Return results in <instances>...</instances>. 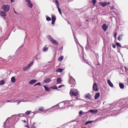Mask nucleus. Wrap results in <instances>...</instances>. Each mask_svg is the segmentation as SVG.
<instances>
[{
    "mask_svg": "<svg viewBox=\"0 0 128 128\" xmlns=\"http://www.w3.org/2000/svg\"><path fill=\"white\" fill-rule=\"evenodd\" d=\"M94 121L93 120H91V121H88L86 122L85 124V125H87L88 124L92 122H93Z\"/></svg>",
    "mask_w": 128,
    "mask_h": 128,
    "instance_id": "obj_21",
    "label": "nucleus"
},
{
    "mask_svg": "<svg viewBox=\"0 0 128 128\" xmlns=\"http://www.w3.org/2000/svg\"><path fill=\"white\" fill-rule=\"evenodd\" d=\"M118 105L120 107L124 108L125 106L128 104V98L126 99H122L119 100Z\"/></svg>",
    "mask_w": 128,
    "mask_h": 128,
    "instance_id": "obj_1",
    "label": "nucleus"
},
{
    "mask_svg": "<svg viewBox=\"0 0 128 128\" xmlns=\"http://www.w3.org/2000/svg\"><path fill=\"white\" fill-rule=\"evenodd\" d=\"M70 94L71 96H76L78 95V93L77 92H70Z\"/></svg>",
    "mask_w": 128,
    "mask_h": 128,
    "instance_id": "obj_8",
    "label": "nucleus"
},
{
    "mask_svg": "<svg viewBox=\"0 0 128 128\" xmlns=\"http://www.w3.org/2000/svg\"><path fill=\"white\" fill-rule=\"evenodd\" d=\"M116 44L117 46L120 47H121V44L119 42H116Z\"/></svg>",
    "mask_w": 128,
    "mask_h": 128,
    "instance_id": "obj_33",
    "label": "nucleus"
},
{
    "mask_svg": "<svg viewBox=\"0 0 128 128\" xmlns=\"http://www.w3.org/2000/svg\"><path fill=\"white\" fill-rule=\"evenodd\" d=\"M108 26L106 25L105 24H103L102 26V28L103 30L105 31L107 30Z\"/></svg>",
    "mask_w": 128,
    "mask_h": 128,
    "instance_id": "obj_7",
    "label": "nucleus"
},
{
    "mask_svg": "<svg viewBox=\"0 0 128 128\" xmlns=\"http://www.w3.org/2000/svg\"><path fill=\"white\" fill-rule=\"evenodd\" d=\"M51 20V18L50 17H47L46 18V20L48 21H50Z\"/></svg>",
    "mask_w": 128,
    "mask_h": 128,
    "instance_id": "obj_35",
    "label": "nucleus"
},
{
    "mask_svg": "<svg viewBox=\"0 0 128 128\" xmlns=\"http://www.w3.org/2000/svg\"><path fill=\"white\" fill-rule=\"evenodd\" d=\"M25 1L27 2H28L30 0H25Z\"/></svg>",
    "mask_w": 128,
    "mask_h": 128,
    "instance_id": "obj_50",
    "label": "nucleus"
},
{
    "mask_svg": "<svg viewBox=\"0 0 128 128\" xmlns=\"http://www.w3.org/2000/svg\"><path fill=\"white\" fill-rule=\"evenodd\" d=\"M63 70V69L60 68L58 69L56 71L58 72H62Z\"/></svg>",
    "mask_w": 128,
    "mask_h": 128,
    "instance_id": "obj_18",
    "label": "nucleus"
},
{
    "mask_svg": "<svg viewBox=\"0 0 128 128\" xmlns=\"http://www.w3.org/2000/svg\"><path fill=\"white\" fill-rule=\"evenodd\" d=\"M33 64V62H32L28 64V66L29 67V68H30V67Z\"/></svg>",
    "mask_w": 128,
    "mask_h": 128,
    "instance_id": "obj_32",
    "label": "nucleus"
},
{
    "mask_svg": "<svg viewBox=\"0 0 128 128\" xmlns=\"http://www.w3.org/2000/svg\"><path fill=\"white\" fill-rule=\"evenodd\" d=\"M38 59V58H36V60H37ZM38 59H40V58H38Z\"/></svg>",
    "mask_w": 128,
    "mask_h": 128,
    "instance_id": "obj_56",
    "label": "nucleus"
},
{
    "mask_svg": "<svg viewBox=\"0 0 128 128\" xmlns=\"http://www.w3.org/2000/svg\"><path fill=\"white\" fill-rule=\"evenodd\" d=\"M44 87L45 90L47 91H48L49 90V88H48L46 86H44Z\"/></svg>",
    "mask_w": 128,
    "mask_h": 128,
    "instance_id": "obj_29",
    "label": "nucleus"
},
{
    "mask_svg": "<svg viewBox=\"0 0 128 128\" xmlns=\"http://www.w3.org/2000/svg\"><path fill=\"white\" fill-rule=\"evenodd\" d=\"M24 122H26V121L25 120H24Z\"/></svg>",
    "mask_w": 128,
    "mask_h": 128,
    "instance_id": "obj_58",
    "label": "nucleus"
},
{
    "mask_svg": "<svg viewBox=\"0 0 128 128\" xmlns=\"http://www.w3.org/2000/svg\"><path fill=\"white\" fill-rule=\"evenodd\" d=\"M57 7L58 8V11H59L60 14L61 15H62V12H61V10L60 8V7H59V6H58V7Z\"/></svg>",
    "mask_w": 128,
    "mask_h": 128,
    "instance_id": "obj_28",
    "label": "nucleus"
},
{
    "mask_svg": "<svg viewBox=\"0 0 128 128\" xmlns=\"http://www.w3.org/2000/svg\"><path fill=\"white\" fill-rule=\"evenodd\" d=\"M40 82H38V83H37L35 84L34 85V86H36V85H40Z\"/></svg>",
    "mask_w": 128,
    "mask_h": 128,
    "instance_id": "obj_37",
    "label": "nucleus"
},
{
    "mask_svg": "<svg viewBox=\"0 0 128 128\" xmlns=\"http://www.w3.org/2000/svg\"><path fill=\"white\" fill-rule=\"evenodd\" d=\"M85 97L87 100H91L92 98V96L89 93H88L85 95Z\"/></svg>",
    "mask_w": 128,
    "mask_h": 128,
    "instance_id": "obj_5",
    "label": "nucleus"
},
{
    "mask_svg": "<svg viewBox=\"0 0 128 128\" xmlns=\"http://www.w3.org/2000/svg\"><path fill=\"white\" fill-rule=\"evenodd\" d=\"M27 5L29 7H30V8H32V4L31 2H30L29 4H27Z\"/></svg>",
    "mask_w": 128,
    "mask_h": 128,
    "instance_id": "obj_24",
    "label": "nucleus"
},
{
    "mask_svg": "<svg viewBox=\"0 0 128 128\" xmlns=\"http://www.w3.org/2000/svg\"><path fill=\"white\" fill-rule=\"evenodd\" d=\"M98 112V110H94L93 113L94 114H96Z\"/></svg>",
    "mask_w": 128,
    "mask_h": 128,
    "instance_id": "obj_40",
    "label": "nucleus"
},
{
    "mask_svg": "<svg viewBox=\"0 0 128 128\" xmlns=\"http://www.w3.org/2000/svg\"><path fill=\"white\" fill-rule=\"evenodd\" d=\"M0 15L4 17L6 15V13L4 11H1L0 12Z\"/></svg>",
    "mask_w": 128,
    "mask_h": 128,
    "instance_id": "obj_10",
    "label": "nucleus"
},
{
    "mask_svg": "<svg viewBox=\"0 0 128 128\" xmlns=\"http://www.w3.org/2000/svg\"><path fill=\"white\" fill-rule=\"evenodd\" d=\"M127 82L128 84V78H127L126 79Z\"/></svg>",
    "mask_w": 128,
    "mask_h": 128,
    "instance_id": "obj_52",
    "label": "nucleus"
},
{
    "mask_svg": "<svg viewBox=\"0 0 128 128\" xmlns=\"http://www.w3.org/2000/svg\"><path fill=\"white\" fill-rule=\"evenodd\" d=\"M116 35H117V34L116 32H115L114 33V37L116 38Z\"/></svg>",
    "mask_w": 128,
    "mask_h": 128,
    "instance_id": "obj_42",
    "label": "nucleus"
},
{
    "mask_svg": "<svg viewBox=\"0 0 128 128\" xmlns=\"http://www.w3.org/2000/svg\"><path fill=\"white\" fill-rule=\"evenodd\" d=\"M112 47L114 48H116V46H115V44H112Z\"/></svg>",
    "mask_w": 128,
    "mask_h": 128,
    "instance_id": "obj_43",
    "label": "nucleus"
},
{
    "mask_svg": "<svg viewBox=\"0 0 128 128\" xmlns=\"http://www.w3.org/2000/svg\"><path fill=\"white\" fill-rule=\"evenodd\" d=\"M63 49V47L62 46L60 48H59V50H62Z\"/></svg>",
    "mask_w": 128,
    "mask_h": 128,
    "instance_id": "obj_47",
    "label": "nucleus"
},
{
    "mask_svg": "<svg viewBox=\"0 0 128 128\" xmlns=\"http://www.w3.org/2000/svg\"><path fill=\"white\" fill-rule=\"evenodd\" d=\"M64 86V85H60L58 86V87L59 88H60Z\"/></svg>",
    "mask_w": 128,
    "mask_h": 128,
    "instance_id": "obj_48",
    "label": "nucleus"
},
{
    "mask_svg": "<svg viewBox=\"0 0 128 128\" xmlns=\"http://www.w3.org/2000/svg\"><path fill=\"white\" fill-rule=\"evenodd\" d=\"M100 96V93L98 92L96 94L94 98L95 100L98 99Z\"/></svg>",
    "mask_w": 128,
    "mask_h": 128,
    "instance_id": "obj_12",
    "label": "nucleus"
},
{
    "mask_svg": "<svg viewBox=\"0 0 128 128\" xmlns=\"http://www.w3.org/2000/svg\"><path fill=\"white\" fill-rule=\"evenodd\" d=\"M13 10H14V8L13 9Z\"/></svg>",
    "mask_w": 128,
    "mask_h": 128,
    "instance_id": "obj_59",
    "label": "nucleus"
},
{
    "mask_svg": "<svg viewBox=\"0 0 128 128\" xmlns=\"http://www.w3.org/2000/svg\"><path fill=\"white\" fill-rule=\"evenodd\" d=\"M37 81L35 80H33L30 81L29 83L30 84H34Z\"/></svg>",
    "mask_w": 128,
    "mask_h": 128,
    "instance_id": "obj_16",
    "label": "nucleus"
},
{
    "mask_svg": "<svg viewBox=\"0 0 128 128\" xmlns=\"http://www.w3.org/2000/svg\"><path fill=\"white\" fill-rule=\"evenodd\" d=\"M9 102H11V101H9Z\"/></svg>",
    "mask_w": 128,
    "mask_h": 128,
    "instance_id": "obj_60",
    "label": "nucleus"
},
{
    "mask_svg": "<svg viewBox=\"0 0 128 128\" xmlns=\"http://www.w3.org/2000/svg\"><path fill=\"white\" fill-rule=\"evenodd\" d=\"M30 113V112L29 111H27L25 112L26 114H28Z\"/></svg>",
    "mask_w": 128,
    "mask_h": 128,
    "instance_id": "obj_38",
    "label": "nucleus"
},
{
    "mask_svg": "<svg viewBox=\"0 0 128 128\" xmlns=\"http://www.w3.org/2000/svg\"><path fill=\"white\" fill-rule=\"evenodd\" d=\"M92 1L94 5H95L96 2V0H92Z\"/></svg>",
    "mask_w": 128,
    "mask_h": 128,
    "instance_id": "obj_34",
    "label": "nucleus"
},
{
    "mask_svg": "<svg viewBox=\"0 0 128 128\" xmlns=\"http://www.w3.org/2000/svg\"><path fill=\"white\" fill-rule=\"evenodd\" d=\"M64 59V56H61L59 58L58 60L60 61H62Z\"/></svg>",
    "mask_w": 128,
    "mask_h": 128,
    "instance_id": "obj_23",
    "label": "nucleus"
},
{
    "mask_svg": "<svg viewBox=\"0 0 128 128\" xmlns=\"http://www.w3.org/2000/svg\"><path fill=\"white\" fill-rule=\"evenodd\" d=\"M56 3L57 4L56 6H57V7H58V6H59L60 4L59 2L57 0H56Z\"/></svg>",
    "mask_w": 128,
    "mask_h": 128,
    "instance_id": "obj_26",
    "label": "nucleus"
},
{
    "mask_svg": "<svg viewBox=\"0 0 128 128\" xmlns=\"http://www.w3.org/2000/svg\"><path fill=\"white\" fill-rule=\"evenodd\" d=\"M89 112H91L92 113H93L94 112L93 110H89Z\"/></svg>",
    "mask_w": 128,
    "mask_h": 128,
    "instance_id": "obj_41",
    "label": "nucleus"
},
{
    "mask_svg": "<svg viewBox=\"0 0 128 128\" xmlns=\"http://www.w3.org/2000/svg\"><path fill=\"white\" fill-rule=\"evenodd\" d=\"M108 83L109 85L111 87H112L114 86V85L111 82L110 80H108Z\"/></svg>",
    "mask_w": 128,
    "mask_h": 128,
    "instance_id": "obj_13",
    "label": "nucleus"
},
{
    "mask_svg": "<svg viewBox=\"0 0 128 128\" xmlns=\"http://www.w3.org/2000/svg\"><path fill=\"white\" fill-rule=\"evenodd\" d=\"M48 48L46 46H45L44 47L42 50V51L44 52H46L48 50Z\"/></svg>",
    "mask_w": 128,
    "mask_h": 128,
    "instance_id": "obj_19",
    "label": "nucleus"
},
{
    "mask_svg": "<svg viewBox=\"0 0 128 128\" xmlns=\"http://www.w3.org/2000/svg\"><path fill=\"white\" fill-rule=\"evenodd\" d=\"M30 0L28 2H27L28 3V4H29L30 2Z\"/></svg>",
    "mask_w": 128,
    "mask_h": 128,
    "instance_id": "obj_54",
    "label": "nucleus"
},
{
    "mask_svg": "<svg viewBox=\"0 0 128 128\" xmlns=\"http://www.w3.org/2000/svg\"><path fill=\"white\" fill-rule=\"evenodd\" d=\"M4 83V82L3 80H2L0 81V85H3Z\"/></svg>",
    "mask_w": 128,
    "mask_h": 128,
    "instance_id": "obj_30",
    "label": "nucleus"
},
{
    "mask_svg": "<svg viewBox=\"0 0 128 128\" xmlns=\"http://www.w3.org/2000/svg\"><path fill=\"white\" fill-rule=\"evenodd\" d=\"M106 2V5H108H108L110 4V2Z\"/></svg>",
    "mask_w": 128,
    "mask_h": 128,
    "instance_id": "obj_44",
    "label": "nucleus"
},
{
    "mask_svg": "<svg viewBox=\"0 0 128 128\" xmlns=\"http://www.w3.org/2000/svg\"><path fill=\"white\" fill-rule=\"evenodd\" d=\"M83 113L82 111V110L80 111L79 112V114L80 115H82Z\"/></svg>",
    "mask_w": 128,
    "mask_h": 128,
    "instance_id": "obj_39",
    "label": "nucleus"
},
{
    "mask_svg": "<svg viewBox=\"0 0 128 128\" xmlns=\"http://www.w3.org/2000/svg\"><path fill=\"white\" fill-rule=\"evenodd\" d=\"M124 68L125 69V71L126 72V66H124Z\"/></svg>",
    "mask_w": 128,
    "mask_h": 128,
    "instance_id": "obj_49",
    "label": "nucleus"
},
{
    "mask_svg": "<svg viewBox=\"0 0 128 128\" xmlns=\"http://www.w3.org/2000/svg\"><path fill=\"white\" fill-rule=\"evenodd\" d=\"M21 102L20 101H19L18 103V104L20 102Z\"/></svg>",
    "mask_w": 128,
    "mask_h": 128,
    "instance_id": "obj_57",
    "label": "nucleus"
},
{
    "mask_svg": "<svg viewBox=\"0 0 128 128\" xmlns=\"http://www.w3.org/2000/svg\"><path fill=\"white\" fill-rule=\"evenodd\" d=\"M119 86L120 88H123L124 87V84L122 83H120L119 84Z\"/></svg>",
    "mask_w": 128,
    "mask_h": 128,
    "instance_id": "obj_22",
    "label": "nucleus"
},
{
    "mask_svg": "<svg viewBox=\"0 0 128 128\" xmlns=\"http://www.w3.org/2000/svg\"><path fill=\"white\" fill-rule=\"evenodd\" d=\"M122 34H120V35H119V36L118 37V39L120 41L121 40H122Z\"/></svg>",
    "mask_w": 128,
    "mask_h": 128,
    "instance_id": "obj_25",
    "label": "nucleus"
},
{
    "mask_svg": "<svg viewBox=\"0 0 128 128\" xmlns=\"http://www.w3.org/2000/svg\"><path fill=\"white\" fill-rule=\"evenodd\" d=\"M86 22H88V20H86Z\"/></svg>",
    "mask_w": 128,
    "mask_h": 128,
    "instance_id": "obj_55",
    "label": "nucleus"
},
{
    "mask_svg": "<svg viewBox=\"0 0 128 128\" xmlns=\"http://www.w3.org/2000/svg\"><path fill=\"white\" fill-rule=\"evenodd\" d=\"M11 2H14V0H10Z\"/></svg>",
    "mask_w": 128,
    "mask_h": 128,
    "instance_id": "obj_51",
    "label": "nucleus"
},
{
    "mask_svg": "<svg viewBox=\"0 0 128 128\" xmlns=\"http://www.w3.org/2000/svg\"><path fill=\"white\" fill-rule=\"evenodd\" d=\"M52 24H54L56 20V18L55 16L52 15Z\"/></svg>",
    "mask_w": 128,
    "mask_h": 128,
    "instance_id": "obj_9",
    "label": "nucleus"
},
{
    "mask_svg": "<svg viewBox=\"0 0 128 128\" xmlns=\"http://www.w3.org/2000/svg\"><path fill=\"white\" fill-rule=\"evenodd\" d=\"M52 88L54 89H58V88L56 86L54 85L53 86Z\"/></svg>",
    "mask_w": 128,
    "mask_h": 128,
    "instance_id": "obj_36",
    "label": "nucleus"
},
{
    "mask_svg": "<svg viewBox=\"0 0 128 128\" xmlns=\"http://www.w3.org/2000/svg\"><path fill=\"white\" fill-rule=\"evenodd\" d=\"M31 128H36V127L34 125H33L31 127Z\"/></svg>",
    "mask_w": 128,
    "mask_h": 128,
    "instance_id": "obj_45",
    "label": "nucleus"
},
{
    "mask_svg": "<svg viewBox=\"0 0 128 128\" xmlns=\"http://www.w3.org/2000/svg\"><path fill=\"white\" fill-rule=\"evenodd\" d=\"M114 6H113L112 7L110 8V9L111 10H112L114 8Z\"/></svg>",
    "mask_w": 128,
    "mask_h": 128,
    "instance_id": "obj_46",
    "label": "nucleus"
},
{
    "mask_svg": "<svg viewBox=\"0 0 128 128\" xmlns=\"http://www.w3.org/2000/svg\"><path fill=\"white\" fill-rule=\"evenodd\" d=\"M57 82L58 84H60L62 82V80L60 78H59L57 79Z\"/></svg>",
    "mask_w": 128,
    "mask_h": 128,
    "instance_id": "obj_15",
    "label": "nucleus"
},
{
    "mask_svg": "<svg viewBox=\"0 0 128 128\" xmlns=\"http://www.w3.org/2000/svg\"><path fill=\"white\" fill-rule=\"evenodd\" d=\"M30 68L27 66L23 67V70L24 71H25L26 70H28Z\"/></svg>",
    "mask_w": 128,
    "mask_h": 128,
    "instance_id": "obj_17",
    "label": "nucleus"
},
{
    "mask_svg": "<svg viewBox=\"0 0 128 128\" xmlns=\"http://www.w3.org/2000/svg\"><path fill=\"white\" fill-rule=\"evenodd\" d=\"M93 89L95 91H97L98 90L96 84V83H94V84L93 86Z\"/></svg>",
    "mask_w": 128,
    "mask_h": 128,
    "instance_id": "obj_6",
    "label": "nucleus"
},
{
    "mask_svg": "<svg viewBox=\"0 0 128 128\" xmlns=\"http://www.w3.org/2000/svg\"><path fill=\"white\" fill-rule=\"evenodd\" d=\"M14 12L16 14H18L15 11H14Z\"/></svg>",
    "mask_w": 128,
    "mask_h": 128,
    "instance_id": "obj_53",
    "label": "nucleus"
},
{
    "mask_svg": "<svg viewBox=\"0 0 128 128\" xmlns=\"http://www.w3.org/2000/svg\"><path fill=\"white\" fill-rule=\"evenodd\" d=\"M58 106L60 108H64V104L62 102H61L58 104Z\"/></svg>",
    "mask_w": 128,
    "mask_h": 128,
    "instance_id": "obj_11",
    "label": "nucleus"
},
{
    "mask_svg": "<svg viewBox=\"0 0 128 128\" xmlns=\"http://www.w3.org/2000/svg\"><path fill=\"white\" fill-rule=\"evenodd\" d=\"M47 37L52 43L56 45H58L59 44L58 42L56 40H54L50 35L48 36Z\"/></svg>",
    "mask_w": 128,
    "mask_h": 128,
    "instance_id": "obj_2",
    "label": "nucleus"
},
{
    "mask_svg": "<svg viewBox=\"0 0 128 128\" xmlns=\"http://www.w3.org/2000/svg\"><path fill=\"white\" fill-rule=\"evenodd\" d=\"M11 81L12 82H14L16 81V79L13 76L11 78Z\"/></svg>",
    "mask_w": 128,
    "mask_h": 128,
    "instance_id": "obj_20",
    "label": "nucleus"
},
{
    "mask_svg": "<svg viewBox=\"0 0 128 128\" xmlns=\"http://www.w3.org/2000/svg\"><path fill=\"white\" fill-rule=\"evenodd\" d=\"M2 8L5 12H7L9 10L10 7L8 5H4L2 7Z\"/></svg>",
    "mask_w": 128,
    "mask_h": 128,
    "instance_id": "obj_3",
    "label": "nucleus"
},
{
    "mask_svg": "<svg viewBox=\"0 0 128 128\" xmlns=\"http://www.w3.org/2000/svg\"><path fill=\"white\" fill-rule=\"evenodd\" d=\"M50 79L49 78H46L44 80V82L45 83H47L50 81Z\"/></svg>",
    "mask_w": 128,
    "mask_h": 128,
    "instance_id": "obj_14",
    "label": "nucleus"
},
{
    "mask_svg": "<svg viewBox=\"0 0 128 128\" xmlns=\"http://www.w3.org/2000/svg\"><path fill=\"white\" fill-rule=\"evenodd\" d=\"M69 84H71L72 85H71V86H74L76 84L74 80L72 78H70L68 82Z\"/></svg>",
    "mask_w": 128,
    "mask_h": 128,
    "instance_id": "obj_4",
    "label": "nucleus"
},
{
    "mask_svg": "<svg viewBox=\"0 0 128 128\" xmlns=\"http://www.w3.org/2000/svg\"><path fill=\"white\" fill-rule=\"evenodd\" d=\"M101 5L103 7H104L106 5V4L105 2H102V3Z\"/></svg>",
    "mask_w": 128,
    "mask_h": 128,
    "instance_id": "obj_27",
    "label": "nucleus"
},
{
    "mask_svg": "<svg viewBox=\"0 0 128 128\" xmlns=\"http://www.w3.org/2000/svg\"><path fill=\"white\" fill-rule=\"evenodd\" d=\"M38 110L39 111H42V112L44 111V108L42 107H40L39 108Z\"/></svg>",
    "mask_w": 128,
    "mask_h": 128,
    "instance_id": "obj_31",
    "label": "nucleus"
}]
</instances>
